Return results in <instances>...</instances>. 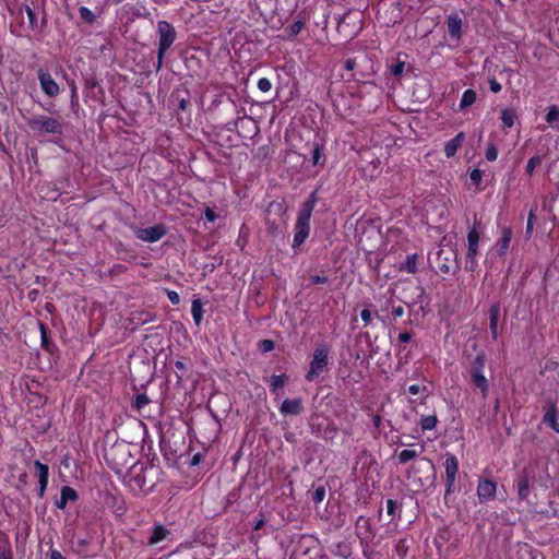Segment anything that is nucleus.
<instances>
[{
	"mask_svg": "<svg viewBox=\"0 0 559 559\" xmlns=\"http://www.w3.org/2000/svg\"><path fill=\"white\" fill-rule=\"evenodd\" d=\"M316 205L314 192L302 203L295 224V236L293 247H299L309 236L310 218Z\"/></svg>",
	"mask_w": 559,
	"mask_h": 559,
	"instance_id": "obj_1",
	"label": "nucleus"
},
{
	"mask_svg": "<svg viewBox=\"0 0 559 559\" xmlns=\"http://www.w3.org/2000/svg\"><path fill=\"white\" fill-rule=\"evenodd\" d=\"M158 29V50H157V64L156 70H160L164 62V57L166 51L170 48V46L176 40V31L174 26L167 21H159L157 24Z\"/></svg>",
	"mask_w": 559,
	"mask_h": 559,
	"instance_id": "obj_2",
	"label": "nucleus"
},
{
	"mask_svg": "<svg viewBox=\"0 0 559 559\" xmlns=\"http://www.w3.org/2000/svg\"><path fill=\"white\" fill-rule=\"evenodd\" d=\"M435 266L442 274L456 273L460 270L456 251L451 247L441 248L436 254Z\"/></svg>",
	"mask_w": 559,
	"mask_h": 559,
	"instance_id": "obj_3",
	"label": "nucleus"
},
{
	"mask_svg": "<svg viewBox=\"0 0 559 559\" xmlns=\"http://www.w3.org/2000/svg\"><path fill=\"white\" fill-rule=\"evenodd\" d=\"M485 362L486 355L484 353H480L474 358L469 367V374L472 377V381L475 384V386L480 390L484 399L487 397L489 390V381L483 374Z\"/></svg>",
	"mask_w": 559,
	"mask_h": 559,
	"instance_id": "obj_4",
	"label": "nucleus"
},
{
	"mask_svg": "<svg viewBox=\"0 0 559 559\" xmlns=\"http://www.w3.org/2000/svg\"><path fill=\"white\" fill-rule=\"evenodd\" d=\"M29 129L37 133L61 134L62 124L52 117L44 115L33 116L27 120Z\"/></svg>",
	"mask_w": 559,
	"mask_h": 559,
	"instance_id": "obj_5",
	"label": "nucleus"
},
{
	"mask_svg": "<svg viewBox=\"0 0 559 559\" xmlns=\"http://www.w3.org/2000/svg\"><path fill=\"white\" fill-rule=\"evenodd\" d=\"M329 347L322 345L314 349L310 368L306 374L307 381H313L317 379L326 368L329 361Z\"/></svg>",
	"mask_w": 559,
	"mask_h": 559,
	"instance_id": "obj_6",
	"label": "nucleus"
},
{
	"mask_svg": "<svg viewBox=\"0 0 559 559\" xmlns=\"http://www.w3.org/2000/svg\"><path fill=\"white\" fill-rule=\"evenodd\" d=\"M286 209L282 203L272 202L266 209L267 230L272 234L276 233L281 225L285 223Z\"/></svg>",
	"mask_w": 559,
	"mask_h": 559,
	"instance_id": "obj_7",
	"label": "nucleus"
},
{
	"mask_svg": "<svg viewBox=\"0 0 559 559\" xmlns=\"http://www.w3.org/2000/svg\"><path fill=\"white\" fill-rule=\"evenodd\" d=\"M543 423L549 426L554 431L559 433V421L557 418L558 409L556 401L552 400L551 397H547L543 406Z\"/></svg>",
	"mask_w": 559,
	"mask_h": 559,
	"instance_id": "obj_8",
	"label": "nucleus"
},
{
	"mask_svg": "<svg viewBox=\"0 0 559 559\" xmlns=\"http://www.w3.org/2000/svg\"><path fill=\"white\" fill-rule=\"evenodd\" d=\"M445 466V499L453 491L456 474L459 472V462L454 455H448L444 462Z\"/></svg>",
	"mask_w": 559,
	"mask_h": 559,
	"instance_id": "obj_9",
	"label": "nucleus"
},
{
	"mask_svg": "<svg viewBox=\"0 0 559 559\" xmlns=\"http://www.w3.org/2000/svg\"><path fill=\"white\" fill-rule=\"evenodd\" d=\"M136 237L146 242H154L159 240L166 235V228L162 224H157L146 228L136 230Z\"/></svg>",
	"mask_w": 559,
	"mask_h": 559,
	"instance_id": "obj_10",
	"label": "nucleus"
},
{
	"mask_svg": "<svg viewBox=\"0 0 559 559\" xmlns=\"http://www.w3.org/2000/svg\"><path fill=\"white\" fill-rule=\"evenodd\" d=\"M280 412L283 416L300 415L304 412L302 400L300 397L284 400L280 406Z\"/></svg>",
	"mask_w": 559,
	"mask_h": 559,
	"instance_id": "obj_11",
	"label": "nucleus"
},
{
	"mask_svg": "<svg viewBox=\"0 0 559 559\" xmlns=\"http://www.w3.org/2000/svg\"><path fill=\"white\" fill-rule=\"evenodd\" d=\"M497 485L490 479L479 480L477 496L480 502L492 500L496 496Z\"/></svg>",
	"mask_w": 559,
	"mask_h": 559,
	"instance_id": "obj_12",
	"label": "nucleus"
},
{
	"mask_svg": "<svg viewBox=\"0 0 559 559\" xmlns=\"http://www.w3.org/2000/svg\"><path fill=\"white\" fill-rule=\"evenodd\" d=\"M38 79H39L40 86H41L43 91L49 97H55L59 94V86L49 73L44 72L43 70H39Z\"/></svg>",
	"mask_w": 559,
	"mask_h": 559,
	"instance_id": "obj_13",
	"label": "nucleus"
},
{
	"mask_svg": "<svg viewBox=\"0 0 559 559\" xmlns=\"http://www.w3.org/2000/svg\"><path fill=\"white\" fill-rule=\"evenodd\" d=\"M467 258L471 259L469 270H474L475 266V257L478 253V242H479V234L475 228H472L467 234Z\"/></svg>",
	"mask_w": 559,
	"mask_h": 559,
	"instance_id": "obj_14",
	"label": "nucleus"
},
{
	"mask_svg": "<svg viewBox=\"0 0 559 559\" xmlns=\"http://www.w3.org/2000/svg\"><path fill=\"white\" fill-rule=\"evenodd\" d=\"M129 486L132 490H143L145 486V475L143 466H133L130 472Z\"/></svg>",
	"mask_w": 559,
	"mask_h": 559,
	"instance_id": "obj_15",
	"label": "nucleus"
},
{
	"mask_svg": "<svg viewBox=\"0 0 559 559\" xmlns=\"http://www.w3.org/2000/svg\"><path fill=\"white\" fill-rule=\"evenodd\" d=\"M34 466L38 473V481H39L38 496H39V498H43L45 495L47 485H48L49 468L46 464H43L39 461H35Z\"/></svg>",
	"mask_w": 559,
	"mask_h": 559,
	"instance_id": "obj_16",
	"label": "nucleus"
},
{
	"mask_svg": "<svg viewBox=\"0 0 559 559\" xmlns=\"http://www.w3.org/2000/svg\"><path fill=\"white\" fill-rule=\"evenodd\" d=\"M170 531L162 524H155L152 534L147 540L148 546L157 545L158 543L167 539L170 536Z\"/></svg>",
	"mask_w": 559,
	"mask_h": 559,
	"instance_id": "obj_17",
	"label": "nucleus"
},
{
	"mask_svg": "<svg viewBox=\"0 0 559 559\" xmlns=\"http://www.w3.org/2000/svg\"><path fill=\"white\" fill-rule=\"evenodd\" d=\"M78 498V492L73 488L63 486L61 488L60 499L57 500L55 504L58 509L63 510L67 507L68 501H76Z\"/></svg>",
	"mask_w": 559,
	"mask_h": 559,
	"instance_id": "obj_18",
	"label": "nucleus"
},
{
	"mask_svg": "<svg viewBox=\"0 0 559 559\" xmlns=\"http://www.w3.org/2000/svg\"><path fill=\"white\" fill-rule=\"evenodd\" d=\"M500 317V306L493 304L489 309V329L493 340L498 337V321Z\"/></svg>",
	"mask_w": 559,
	"mask_h": 559,
	"instance_id": "obj_19",
	"label": "nucleus"
},
{
	"mask_svg": "<svg viewBox=\"0 0 559 559\" xmlns=\"http://www.w3.org/2000/svg\"><path fill=\"white\" fill-rule=\"evenodd\" d=\"M449 34L452 37L460 38L461 37V28H462V19L455 14L450 15L447 21Z\"/></svg>",
	"mask_w": 559,
	"mask_h": 559,
	"instance_id": "obj_20",
	"label": "nucleus"
},
{
	"mask_svg": "<svg viewBox=\"0 0 559 559\" xmlns=\"http://www.w3.org/2000/svg\"><path fill=\"white\" fill-rule=\"evenodd\" d=\"M464 133L463 132H460L459 134H456L455 138H453L452 140H450L445 146H444V153H445V156L447 157H452L455 155L457 148L462 145L463 141H464Z\"/></svg>",
	"mask_w": 559,
	"mask_h": 559,
	"instance_id": "obj_21",
	"label": "nucleus"
},
{
	"mask_svg": "<svg viewBox=\"0 0 559 559\" xmlns=\"http://www.w3.org/2000/svg\"><path fill=\"white\" fill-rule=\"evenodd\" d=\"M530 496V479L526 473L518 480V497L520 500H526Z\"/></svg>",
	"mask_w": 559,
	"mask_h": 559,
	"instance_id": "obj_22",
	"label": "nucleus"
},
{
	"mask_svg": "<svg viewBox=\"0 0 559 559\" xmlns=\"http://www.w3.org/2000/svg\"><path fill=\"white\" fill-rule=\"evenodd\" d=\"M511 238H512V230L510 228L504 227L502 229L501 238L499 239V241L497 243L499 255H503L507 252L510 241H511Z\"/></svg>",
	"mask_w": 559,
	"mask_h": 559,
	"instance_id": "obj_23",
	"label": "nucleus"
},
{
	"mask_svg": "<svg viewBox=\"0 0 559 559\" xmlns=\"http://www.w3.org/2000/svg\"><path fill=\"white\" fill-rule=\"evenodd\" d=\"M545 119L552 128L559 129V108L551 106Z\"/></svg>",
	"mask_w": 559,
	"mask_h": 559,
	"instance_id": "obj_24",
	"label": "nucleus"
},
{
	"mask_svg": "<svg viewBox=\"0 0 559 559\" xmlns=\"http://www.w3.org/2000/svg\"><path fill=\"white\" fill-rule=\"evenodd\" d=\"M516 119V114L514 109L506 108L501 112V120L504 127L511 128L514 124V121Z\"/></svg>",
	"mask_w": 559,
	"mask_h": 559,
	"instance_id": "obj_25",
	"label": "nucleus"
},
{
	"mask_svg": "<svg viewBox=\"0 0 559 559\" xmlns=\"http://www.w3.org/2000/svg\"><path fill=\"white\" fill-rule=\"evenodd\" d=\"M476 100V93L474 90H466L461 98L460 107L465 109L473 105Z\"/></svg>",
	"mask_w": 559,
	"mask_h": 559,
	"instance_id": "obj_26",
	"label": "nucleus"
},
{
	"mask_svg": "<svg viewBox=\"0 0 559 559\" xmlns=\"http://www.w3.org/2000/svg\"><path fill=\"white\" fill-rule=\"evenodd\" d=\"M191 313L197 325L201 323L203 309L202 304L199 299H194L191 306Z\"/></svg>",
	"mask_w": 559,
	"mask_h": 559,
	"instance_id": "obj_27",
	"label": "nucleus"
},
{
	"mask_svg": "<svg viewBox=\"0 0 559 559\" xmlns=\"http://www.w3.org/2000/svg\"><path fill=\"white\" fill-rule=\"evenodd\" d=\"M402 270H405L408 273H416L417 271V254L408 255L405 263L401 267Z\"/></svg>",
	"mask_w": 559,
	"mask_h": 559,
	"instance_id": "obj_28",
	"label": "nucleus"
},
{
	"mask_svg": "<svg viewBox=\"0 0 559 559\" xmlns=\"http://www.w3.org/2000/svg\"><path fill=\"white\" fill-rule=\"evenodd\" d=\"M544 156L545 155H543V156L542 155H535V156H533V157H531L528 159L526 168H525V171H526L527 175H530V176L533 175L535 168L542 164Z\"/></svg>",
	"mask_w": 559,
	"mask_h": 559,
	"instance_id": "obj_29",
	"label": "nucleus"
},
{
	"mask_svg": "<svg viewBox=\"0 0 559 559\" xmlns=\"http://www.w3.org/2000/svg\"><path fill=\"white\" fill-rule=\"evenodd\" d=\"M304 25H305V22L301 20H298V21L294 22L292 25H289L285 29V32L287 33L288 37H290V38L296 37L302 29Z\"/></svg>",
	"mask_w": 559,
	"mask_h": 559,
	"instance_id": "obj_30",
	"label": "nucleus"
},
{
	"mask_svg": "<svg viewBox=\"0 0 559 559\" xmlns=\"http://www.w3.org/2000/svg\"><path fill=\"white\" fill-rule=\"evenodd\" d=\"M438 419L435 415L424 416L420 420V427L423 430H431L436 428Z\"/></svg>",
	"mask_w": 559,
	"mask_h": 559,
	"instance_id": "obj_31",
	"label": "nucleus"
},
{
	"mask_svg": "<svg viewBox=\"0 0 559 559\" xmlns=\"http://www.w3.org/2000/svg\"><path fill=\"white\" fill-rule=\"evenodd\" d=\"M287 381V377L285 374L280 376H273L271 379V386L273 392H275L278 389H282Z\"/></svg>",
	"mask_w": 559,
	"mask_h": 559,
	"instance_id": "obj_32",
	"label": "nucleus"
},
{
	"mask_svg": "<svg viewBox=\"0 0 559 559\" xmlns=\"http://www.w3.org/2000/svg\"><path fill=\"white\" fill-rule=\"evenodd\" d=\"M80 16L82 20H84L88 24H93L95 22V14L86 7H81L79 9Z\"/></svg>",
	"mask_w": 559,
	"mask_h": 559,
	"instance_id": "obj_33",
	"label": "nucleus"
},
{
	"mask_svg": "<svg viewBox=\"0 0 559 559\" xmlns=\"http://www.w3.org/2000/svg\"><path fill=\"white\" fill-rule=\"evenodd\" d=\"M417 452L415 450L405 449L400 452L399 460L402 464L407 463L408 461L415 459L417 456Z\"/></svg>",
	"mask_w": 559,
	"mask_h": 559,
	"instance_id": "obj_34",
	"label": "nucleus"
},
{
	"mask_svg": "<svg viewBox=\"0 0 559 559\" xmlns=\"http://www.w3.org/2000/svg\"><path fill=\"white\" fill-rule=\"evenodd\" d=\"M325 495H326V489L324 486H318L313 493H312V501L314 503H320L324 500L325 498Z\"/></svg>",
	"mask_w": 559,
	"mask_h": 559,
	"instance_id": "obj_35",
	"label": "nucleus"
},
{
	"mask_svg": "<svg viewBox=\"0 0 559 559\" xmlns=\"http://www.w3.org/2000/svg\"><path fill=\"white\" fill-rule=\"evenodd\" d=\"M485 156H486L487 160H489V162H493L497 159L498 150L493 143L488 144L486 152H485Z\"/></svg>",
	"mask_w": 559,
	"mask_h": 559,
	"instance_id": "obj_36",
	"label": "nucleus"
},
{
	"mask_svg": "<svg viewBox=\"0 0 559 559\" xmlns=\"http://www.w3.org/2000/svg\"><path fill=\"white\" fill-rule=\"evenodd\" d=\"M150 403V400L148 397L145 395V394H138L135 396V400H134V403L133 405L138 408V409H141L143 408L145 405H147Z\"/></svg>",
	"mask_w": 559,
	"mask_h": 559,
	"instance_id": "obj_37",
	"label": "nucleus"
},
{
	"mask_svg": "<svg viewBox=\"0 0 559 559\" xmlns=\"http://www.w3.org/2000/svg\"><path fill=\"white\" fill-rule=\"evenodd\" d=\"M26 14L28 17L31 28L37 29L38 25H37V17H36L35 12L29 7H26Z\"/></svg>",
	"mask_w": 559,
	"mask_h": 559,
	"instance_id": "obj_38",
	"label": "nucleus"
},
{
	"mask_svg": "<svg viewBox=\"0 0 559 559\" xmlns=\"http://www.w3.org/2000/svg\"><path fill=\"white\" fill-rule=\"evenodd\" d=\"M323 154H322V148L319 144H316L314 145V148L312 151V164L316 166V165H319L320 164V160L322 158Z\"/></svg>",
	"mask_w": 559,
	"mask_h": 559,
	"instance_id": "obj_39",
	"label": "nucleus"
},
{
	"mask_svg": "<svg viewBox=\"0 0 559 559\" xmlns=\"http://www.w3.org/2000/svg\"><path fill=\"white\" fill-rule=\"evenodd\" d=\"M272 87V84L269 79L262 78L258 81V88L261 92H269Z\"/></svg>",
	"mask_w": 559,
	"mask_h": 559,
	"instance_id": "obj_40",
	"label": "nucleus"
},
{
	"mask_svg": "<svg viewBox=\"0 0 559 559\" xmlns=\"http://www.w3.org/2000/svg\"><path fill=\"white\" fill-rule=\"evenodd\" d=\"M0 559H13L12 550L10 546L2 545L0 546Z\"/></svg>",
	"mask_w": 559,
	"mask_h": 559,
	"instance_id": "obj_41",
	"label": "nucleus"
},
{
	"mask_svg": "<svg viewBox=\"0 0 559 559\" xmlns=\"http://www.w3.org/2000/svg\"><path fill=\"white\" fill-rule=\"evenodd\" d=\"M535 219H536V216H535L534 210H531V212L528 214L527 225H526V234L527 235L532 234Z\"/></svg>",
	"mask_w": 559,
	"mask_h": 559,
	"instance_id": "obj_42",
	"label": "nucleus"
},
{
	"mask_svg": "<svg viewBox=\"0 0 559 559\" xmlns=\"http://www.w3.org/2000/svg\"><path fill=\"white\" fill-rule=\"evenodd\" d=\"M356 526H357V528H369V526H370L369 519H367L365 516H359L356 521Z\"/></svg>",
	"mask_w": 559,
	"mask_h": 559,
	"instance_id": "obj_43",
	"label": "nucleus"
},
{
	"mask_svg": "<svg viewBox=\"0 0 559 559\" xmlns=\"http://www.w3.org/2000/svg\"><path fill=\"white\" fill-rule=\"evenodd\" d=\"M397 508V502L395 500L389 499L386 501V511L390 515H393Z\"/></svg>",
	"mask_w": 559,
	"mask_h": 559,
	"instance_id": "obj_44",
	"label": "nucleus"
},
{
	"mask_svg": "<svg viewBox=\"0 0 559 559\" xmlns=\"http://www.w3.org/2000/svg\"><path fill=\"white\" fill-rule=\"evenodd\" d=\"M260 348L263 352H270L274 348V343L270 340H264L261 342Z\"/></svg>",
	"mask_w": 559,
	"mask_h": 559,
	"instance_id": "obj_45",
	"label": "nucleus"
},
{
	"mask_svg": "<svg viewBox=\"0 0 559 559\" xmlns=\"http://www.w3.org/2000/svg\"><path fill=\"white\" fill-rule=\"evenodd\" d=\"M489 87H490V91L493 92V93H499L501 91V84L495 80V79H491L489 81Z\"/></svg>",
	"mask_w": 559,
	"mask_h": 559,
	"instance_id": "obj_46",
	"label": "nucleus"
},
{
	"mask_svg": "<svg viewBox=\"0 0 559 559\" xmlns=\"http://www.w3.org/2000/svg\"><path fill=\"white\" fill-rule=\"evenodd\" d=\"M204 215L209 222H214L217 218V214L211 207L204 210Z\"/></svg>",
	"mask_w": 559,
	"mask_h": 559,
	"instance_id": "obj_47",
	"label": "nucleus"
},
{
	"mask_svg": "<svg viewBox=\"0 0 559 559\" xmlns=\"http://www.w3.org/2000/svg\"><path fill=\"white\" fill-rule=\"evenodd\" d=\"M167 296L173 305H178L180 302V297H179L178 293H176L174 290H169Z\"/></svg>",
	"mask_w": 559,
	"mask_h": 559,
	"instance_id": "obj_48",
	"label": "nucleus"
},
{
	"mask_svg": "<svg viewBox=\"0 0 559 559\" xmlns=\"http://www.w3.org/2000/svg\"><path fill=\"white\" fill-rule=\"evenodd\" d=\"M469 177L474 183H478L481 180V171L479 169H474Z\"/></svg>",
	"mask_w": 559,
	"mask_h": 559,
	"instance_id": "obj_49",
	"label": "nucleus"
},
{
	"mask_svg": "<svg viewBox=\"0 0 559 559\" xmlns=\"http://www.w3.org/2000/svg\"><path fill=\"white\" fill-rule=\"evenodd\" d=\"M312 284H325L329 278L326 276L313 275L310 277Z\"/></svg>",
	"mask_w": 559,
	"mask_h": 559,
	"instance_id": "obj_50",
	"label": "nucleus"
},
{
	"mask_svg": "<svg viewBox=\"0 0 559 559\" xmlns=\"http://www.w3.org/2000/svg\"><path fill=\"white\" fill-rule=\"evenodd\" d=\"M360 317L362 319V321L365 322V324H369L370 321H371V312L369 309H364L360 313Z\"/></svg>",
	"mask_w": 559,
	"mask_h": 559,
	"instance_id": "obj_51",
	"label": "nucleus"
},
{
	"mask_svg": "<svg viewBox=\"0 0 559 559\" xmlns=\"http://www.w3.org/2000/svg\"><path fill=\"white\" fill-rule=\"evenodd\" d=\"M404 71V63L403 62H399L396 63L395 66L392 67V73L394 75H400L402 74Z\"/></svg>",
	"mask_w": 559,
	"mask_h": 559,
	"instance_id": "obj_52",
	"label": "nucleus"
},
{
	"mask_svg": "<svg viewBox=\"0 0 559 559\" xmlns=\"http://www.w3.org/2000/svg\"><path fill=\"white\" fill-rule=\"evenodd\" d=\"M413 337V334L411 332H403L400 333L399 340L401 343H408Z\"/></svg>",
	"mask_w": 559,
	"mask_h": 559,
	"instance_id": "obj_53",
	"label": "nucleus"
},
{
	"mask_svg": "<svg viewBox=\"0 0 559 559\" xmlns=\"http://www.w3.org/2000/svg\"><path fill=\"white\" fill-rule=\"evenodd\" d=\"M40 332H41V343L44 346L47 347L48 345V336H47V330L44 324H40Z\"/></svg>",
	"mask_w": 559,
	"mask_h": 559,
	"instance_id": "obj_54",
	"label": "nucleus"
},
{
	"mask_svg": "<svg viewBox=\"0 0 559 559\" xmlns=\"http://www.w3.org/2000/svg\"><path fill=\"white\" fill-rule=\"evenodd\" d=\"M394 319H397L404 314V308L402 306L394 307L392 310Z\"/></svg>",
	"mask_w": 559,
	"mask_h": 559,
	"instance_id": "obj_55",
	"label": "nucleus"
},
{
	"mask_svg": "<svg viewBox=\"0 0 559 559\" xmlns=\"http://www.w3.org/2000/svg\"><path fill=\"white\" fill-rule=\"evenodd\" d=\"M344 67H345V69H347L348 71L354 70V69H355V67H356V61H355V59H350V58H349V59H347V60L345 61Z\"/></svg>",
	"mask_w": 559,
	"mask_h": 559,
	"instance_id": "obj_56",
	"label": "nucleus"
},
{
	"mask_svg": "<svg viewBox=\"0 0 559 559\" xmlns=\"http://www.w3.org/2000/svg\"><path fill=\"white\" fill-rule=\"evenodd\" d=\"M189 105H190V102L188 99H186V98H180L179 99V108H180V110L186 111L188 109Z\"/></svg>",
	"mask_w": 559,
	"mask_h": 559,
	"instance_id": "obj_57",
	"label": "nucleus"
},
{
	"mask_svg": "<svg viewBox=\"0 0 559 559\" xmlns=\"http://www.w3.org/2000/svg\"><path fill=\"white\" fill-rule=\"evenodd\" d=\"M264 524H265V521H264V519H263V518H261V519H259V520H257V521L254 522V524H253V530H254V531H259V530H261V528L264 526Z\"/></svg>",
	"mask_w": 559,
	"mask_h": 559,
	"instance_id": "obj_58",
	"label": "nucleus"
},
{
	"mask_svg": "<svg viewBox=\"0 0 559 559\" xmlns=\"http://www.w3.org/2000/svg\"><path fill=\"white\" fill-rule=\"evenodd\" d=\"M408 392L413 395H416L420 392V386L418 384H413L408 388Z\"/></svg>",
	"mask_w": 559,
	"mask_h": 559,
	"instance_id": "obj_59",
	"label": "nucleus"
},
{
	"mask_svg": "<svg viewBox=\"0 0 559 559\" xmlns=\"http://www.w3.org/2000/svg\"><path fill=\"white\" fill-rule=\"evenodd\" d=\"M50 559H66L60 551L52 550L50 554Z\"/></svg>",
	"mask_w": 559,
	"mask_h": 559,
	"instance_id": "obj_60",
	"label": "nucleus"
},
{
	"mask_svg": "<svg viewBox=\"0 0 559 559\" xmlns=\"http://www.w3.org/2000/svg\"><path fill=\"white\" fill-rule=\"evenodd\" d=\"M176 368L183 369L185 368V364L182 361H176Z\"/></svg>",
	"mask_w": 559,
	"mask_h": 559,
	"instance_id": "obj_61",
	"label": "nucleus"
},
{
	"mask_svg": "<svg viewBox=\"0 0 559 559\" xmlns=\"http://www.w3.org/2000/svg\"><path fill=\"white\" fill-rule=\"evenodd\" d=\"M0 147H2V148H3V144H2V142H1V141H0Z\"/></svg>",
	"mask_w": 559,
	"mask_h": 559,
	"instance_id": "obj_62",
	"label": "nucleus"
},
{
	"mask_svg": "<svg viewBox=\"0 0 559 559\" xmlns=\"http://www.w3.org/2000/svg\"><path fill=\"white\" fill-rule=\"evenodd\" d=\"M2 61V55L0 53V62Z\"/></svg>",
	"mask_w": 559,
	"mask_h": 559,
	"instance_id": "obj_63",
	"label": "nucleus"
},
{
	"mask_svg": "<svg viewBox=\"0 0 559 559\" xmlns=\"http://www.w3.org/2000/svg\"><path fill=\"white\" fill-rule=\"evenodd\" d=\"M155 2H157V0H154Z\"/></svg>",
	"mask_w": 559,
	"mask_h": 559,
	"instance_id": "obj_64",
	"label": "nucleus"
}]
</instances>
